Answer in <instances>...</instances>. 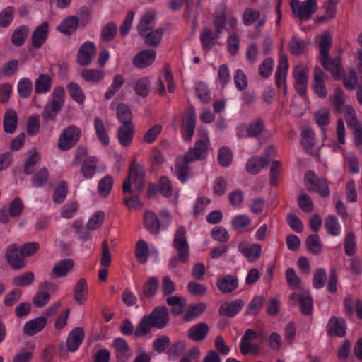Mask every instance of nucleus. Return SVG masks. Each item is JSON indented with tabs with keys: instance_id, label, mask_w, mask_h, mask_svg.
Segmentation results:
<instances>
[{
	"instance_id": "f257e3e1",
	"label": "nucleus",
	"mask_w": 362,
	"mask_h": 362,
	"mask_svg": "<svg viewBox=\"0 0 362 362\" xmlns=\"http://www.w3.org/2000/svg\"><path fill=\"white\" fill-rule=\"evenodd\" d=\"M208 137L198 140L194 147L191 148L182 159H178L175 166V175L182 183L186 182L192 175V170L188 167V162L202 159L206 156L209 150Z\"/></svg>"
},
{
	"instance_id": "f03ea898",
	"label": "nucleus",
	"mask_w": 362,
	"mask_h": 362,
	"mask_svg": "<svg viewBox=\"0 0 362 362\" xmlns=\"http://www.w3.org/2000/svg\"><path fill=\"white\" fill-rule=\"evenodd\" d=\"M345 137H302L300 141L302 146L309 153L317 155L322 146H329L332 151H336L341 148L345 143Z\"/></svg>"
},
{
	"instance_id": "7ed1b4c3",
	"label": "nucleus",
	"mask_w": 362,
	"mask_h": 362,
	"mask_svg": "<svg viewBox=\"0 0 362 362\" xmlns=\"http://www.w3.org/2000/svg\"><path fill=\"white\" fill-rule=\"evenodd\" d=\"M186 230L184 227H179L177 230L173 245L178 252L179 257H174L170 259L169 267L175 268L177 266L179 261L185 263L189 257V245L185 237Z\"/></svg>"
},
{
	"instance_id": "20e7f679",
	"label": "nucleus",
	"mask_w": 362,
	"mask_h": 362,
	"mask_svg": "<svg viewBox=\"0 0 362 362\" xmlns=\"http://www.w3.org/2000/svg\"><path fill=\"white\" fill-rule=\"evenodd\" d=\"M117 115L122 123L118 129L117 136H132L135 127L132 122L133 116L130 108L126 104H119L117 107Z\"/></svg>"
},
{
	"instance_id": "39448f33",
	"label": "nucleus",
	"mask_w": 362,
	"mask_h": 362,
	"mask_svg": "<svg viewBox=\"0 0 362 362\" xmlns=\"http://www.w3.org/2000/svg\"><path fill=\"white\" fill-rule=\"evenodd\" d=\"M144 173L143 167L135 162H132L129 170V176L124 181V192H130L131 185L133 183L136 189L139 192L144 187Z\"/></svg>"
},
{
	"instance_id": "423d86ee",
	"label": "nucleus",
	"mask_w": 362,
	"mask_h": 362,
	"mask_svg": "<svg viewBox=\"0 0 362 362\" xmlns=\"http://www.w3.org/2000/svg\"><path fill=\"white\" fill-rule=\"evenodd\" d=\"M65 91L63 87L58 86L54 89L50 107H46L42 115L45 120L53 119L61 110L64 103Z\"/></svg>"
},
{
	"instance_id": "0eeeda50",
	"label": "nucleus",
	"mask_w": 362,
	"mask_h": 362,
	"mask_svg": "<svg viewBox=\"0 0 362 362\" xmlns=\"http://www.w3.org/2000/svg\"><path fill=\"white\" fill-rule=\"evenodd\" d=\"M293 15L300 20H308L317 11V0H306L300 4L298 0H291L290 3Z\"/></svg>"
},
{
	"instance_id": "6e6552de",
	"label": "nucleus",
	"mask_w": 362,
	"mask_h": 362,
	"mask_svg": "<svg viewBox=\"0 0 362 362\" xmlns=\"http://www.w3.org/2000/svg\"><path fill=\"white\" fill-rule=\"evenodd\" d=\"M305 184L310 192H317L322 197L329 195V189L327 182L324 178H318L312 172L308 171L305 175Z\"/></svg>"
},
{
	"instance_id": "1a4fd4ad",
	"label": "nucleus",
	"mask_w": 362,
	"mask_h": 362,
	"mask_svg": "<svg viewBox=\"0 0 362 362\" xmlns=\"http://www.w3.org/2000/svg\"><path fill=\"white\" fill-rule=\"evenodd\" d=\"M290 300L293 305L299 304L303 314L308 315L312 313L313 303L311 296L308 293H292Z\"/></svg>"
},
{
	"instance_id": "9d476101",
	"label": "nucleus",
	"mask_w": 362,
	"mask_h": 362,
	"mask_svg": "<svg viewBox=\"0 0 362 362\" xmlns=\"http://www.w3.org/2000/svg\"><path fill=\"white\" fill-rule=\"evenodd\" d=\"M95 54V46L94 43L86 42L79 48L77 54V62L82 66H86L91 63Z\"/></svg>"
},
{
	"instance_id": "9b49d317",
	"label": "nucleus",
	"mask_w": 362,
	"mask_h": 362,
	"mask_svg": "<svg viewBox=\"0 0 362 362\" xmlns=\"http://www.w3.org/2000/svg\"><path fill=\"white\" fill-rule=\"evenodd\" d=\"M323 68L330 71L334 79L340 78V73L343 69L339 57L330 58L327 57H320Z\"/></svg>"
},
{
	"instance_id": "f8f14e48",
	"label": "nucleus",
	"mask_w": 362,
	"mask_h": 362,
	"mask_svg": "<svg viewBox=\"0 0 362 362\" xmlns=\"http://www.w3.org/2000/svg\"><path fill=\"white\" fill-rule=\"evenodd\" d=\"M238 250L250 262H255L259 259L262 253V247L257 243L248 245L242 243L238 245Z\"/></svg>"
},
{
	"instance_id": "ddd939ff",
	"label": "nucleus",
	"mask_w": 362,
	"mask_h": 362,
	"mask_svg": "<svg viewBox=\"0 0 362 362\" xmlns=\"http://www.w3.org/2000/svg\"><path fill=\"white\" fill-rule=\"evenodd\" d=\"M156 55V52L154 49L142 50L134 56L133 64L139 69L146 68L154 62Z\"/></svg>"
},
{
	"instance_id": "4468645a",
	"label": "nucleus",
	"mask_w": 362,
	"mask_h": 362,
	"mask_svg": "<svg viewBox=\"0 0 362 362\" xmlns=\"http://www.w3.org/2000/svg\"><path fill=\"white\" fill-rule=\"evenodd\" d=\"M6 257L8 263L14 269H21L26 265V261L24 259L26 257L21 255V250H18L15 244L8 247Z\"/></svg>"
},
{
	"instance_id": "2eb2a0df",
	"label": "nucleus",
	"mask_w": 362,
	"mask_h": 362,
	"mask_svg": "<svg viewBox=\"0 0 362 362\" xmlns=\"http://www.w3.org/2000/svg\"><path fill=\"white\" fill-rule=\"evenodd\" d=\"M47 319L45 316H40L30 320L23 326V332L28 336H33L42 331L46 326Z\"/></svg>"
},
{
	"instance_id": "dca6fc26",
	"label": "nucleus",
	"mask_w": 362,
	"mask_h": 362,
	"mask_svg": "<svg viewBox=\"0 0 362 362\" xmlns=\"http://www.w3.org/2000/svg\"><path fill=\"white\" fill-rule=\"evenodd\" d=\"M149 317L153 325L158 329H162L167 325L168 321L167 309L164 307L156 308Z\"/></svg>"
},
{
	"instance_id": "f3484780",
	"label": "nucleus",
	"mask_w": 362,
	"mask_h": 362,
	"mask_svg": "<svg viewBox=\"0 0 362 362\" xmlns=\"http://www.w3.org/2000/svg\"><path fill=\"white\" fill-rule=\"evenodd\" d=\"M84 338V332L81 327H76L72 329L67 337L66 346L71 352L76 351Z\"/></svg>"
},
{
	"instance_id": "a211bd4d",
	"label": "nucleus",
	"mask_w": 362,
	"mask_h": 362,
	"mask_svg": "<svg viewBox=\"0 0 362 362\" xmlns=\"http://www.w3.org/2000/svg\"><path fill=\"white\" fill-rule=\"evenodd\" d=\"M49 24L44 22L42 25L37 27L32 34V46L34 48H40L46 41L48 35Z\"/></svg>"
},
{
	"instance_id": "6ab92c4d",
	"label": "nucleus",
	"mask_w": 362,
	"mask_h": 362,
	"mask_svg": "<svg viewBox=\"0 0 362 362\" xmlns=\"http://www.w3.org/2000/svg\"><path fill=\"white\" fill-rule=\"evenodd\" d=\"M269 163V159L267 158L253 156L247 160L246 169L250 174L256 175L262 169L267 168Z\"/></svg>"
},
{
	"instance_id": "aec40b11",
	"label": "nucleus",
	"mask_w": 362,
	"mask_h": 362,
	"mask_svg": "<svg viewBox=\"0 0 362 362\" xmlns=\"http://www.w3.org/2000/svg\"><path fill=\"white\" fill-rule=\"evenodd\" d=\"M243 305L244 302L241 299H236L230 303H223L220 307L219 313L222 315L233 317L241 310Z\"/></svg>"
},
{
	"instance_id": "412c9836",
	"label": "nucleus",
	"mask_w": 362,
	"mask_h": 362,
	"mask_svg": "<svg viewBox=\"0 0 362 362\" xmlns=\"http://www.w3.org/2000/svg\"><path fill=\"white\" fill-rule=\"evenodd\" d=\"M327 332L331 335L344 337L346 334V323L342 318L332 317L327 325Z\"/></svg>"
},
{
	"instance_id": "4be33fe9",
	"label": "nucleus",
	"mask_w": 362,
	"mask_h": 362,
	"mask_svg": "<svg viewBox=\"0 0 362 362\" xmlns=\"http://www.w3.org/2000/svg\"><path fill=\"white\" fill-rule=\"evenodd\" d=\"M288 70V61L287 56L286 54H282L275 74L276 83L278 87H280L281 85H286V80Z\"/></svg>"
},
{
	"instance_id": "5701e85b",
	"label": "nucleus",
	"mask_w": 362,
	"mask_h": 362,
	"mask_svg": "<svg viewBox=\"0 0 362 362\" xmlns=\"http://www.w3.org/2000/svg\"><path fill=\"white\" fill-rule=\"evenodd\" d=\"M322 70L319 67H315L314 70L313 90L320 98H325L327 95L325 83L322 78Z\"/></svg>"
},
{
	"instance_id": "b1692460",
	"label": "nucleus",
	"mask_w": 362,
	"mask_h": 362,
	"mask_svg": "<svg viewBox=\"0 0 362 362\" xmlns=\"http://www.w3.org/2000/svg\"><path fill=\"white\" fill-rule=\"evenodd\" d=\"M18 124V115L13 109L8 110L4 116L3 126L4 132L7 134H13Z\"/></svg>"
},
{
	"instance_id": "393cba45",
	"label": "nucleus",
	"mask_w": 362,
	"mask_h": 362,
	"mask_svg": "<svg viewBox=\"0 0 362 362\" xmlns=\"http://www.w3.org/2000/svg\"><path fill=\"white\" fill-rule=\"evenodd\" d=\"M196 115L194 108L190 106L187 109V115L182 117V128L187 136H192L195 127Z\"/></svg>"
},
{
	"instance_id": "a878e982",
	"label": "nucleus",
	"mask_w": 362,
	"mask_h": 362,
	"mask_svg": "<svg viewBox=\"0 0 362 362\" xmlns=\"http://www.w3.org/2000/svg\"><path fill=\"white\" fill-rule=\"evenodd\" d=\"M78 27V19L76 16L66 17L57 26V30L64 34L71 35L75 32Z\"/></svg>"
},
{
	"instance_id": "bb28decb",
	"label": "nucleus",
	"mask_w": 362,
	"mask_h": 362,
	"mask_svg": "<svg viewBox=\"0 0 362 362\" xmlns=\"http://www.w3.org/2000/svg\"><path fill=\"white\" fill-rule=\"evenodd\" d=\"M218 37L219 34L217 33H214L210 28H204L200 35V40L204 49H210L216 44V40Z\"/></svg>"
},
{
	"instance_id": "cd10ccee",
	"label": "nucleus",
	"mask_w": 362,
	"mask_h": 362,
	"mask_svg": "<svg viewBox=\"0 0 362 362\" xmlns=\"http://www.w3.org/2000/svg\"><path fill=\"white\" fill-rule=\"evenodd\" d=\"M74 261L71 259H65L57 262L53 269L52 273L57 277L65 276L73 268Z\"/></svg>"
},
{
	"instance_id": "c85d7f7f",
	"label": "nucleus",
	"mask_w": 362,
	"mask_h": 362,
	"mask_svg": "<svg viewBox=\"0 0 362 362\" xmlns=\"http://www.w3.org/2000/svg\"><path fill=\"white\" fill-rule=\"evenodd\" d=\"M144 224L146 228L152 233H157L160 228L159 220L153 211H146L144 215Z\"/></svg>"
},
{
	"instance_id": "c756f323",
	"label": "nucleus",
	"mask_w": 362,
	"mask_h": 362,
	"mask_svg": "<svg viewBox=\"0 0 362 362\" xmlns=\"http://www.w3.org/2000/svg\"><path fill=\"white\" fill-rule=\"evenodd\" d=\"M113 346L116 351L117 358L119 361H125L129 358V346L124 339L120 337L115 339L113 341Z\"/></svg>"
},
{
	"instance_id": "7c9ffc66",
	"label": "nucleus",
	"mask_w": 362,
	"mask_h": 362,
	"mask_svg": "<svg viewBox=\"0 0 362 362\" xmlns=\"http://www.w3.org/2000/svg\"><path fill=\"white\" fill-rule=\"evenodd\" d=\"M98 161L95 156L88 157L83 161L81 172L85 178L91 179L94 176Z\"/></svg>"
},
{
	"instance_id": "2f4dec72",
	"label": "nucleus",
	"mask_w": 362,
	"mask_h": 362,
	"mask_svg": "<svg viewBox=\"0 0 362 362\" xmlns=\"http://www.w3.org/2000/svg\"><path fill=\"white\" fill-rule=\"evenodd\" d=\"M238 281L237 278L233 276H226L217 282V286L222 293H230L237 288Z\"/></svg>"
},
{
	"instance_id": "473e14b6",
	"label": "nucleus",
	"mask_w": 362,
	"mask_h": 362,
	"mask_svg": "<svg viewBox=\"0 0 362 362\" xmlns=\"http://www.w3.org/2000/svg\"><path fill=\"white\" fill-rule=\"evenodd\" d=\"M209 332V327L205 323H199L190 328L189 337L196 341L203 340Z\"/></svg>"
},
{
	"instance_id": "72a5a7b5",
	"label": "nucleus",
	"mask_w": 362,
	"mask_h": 362,
	"mask_svg": "<svg viewBox=\"0 0 362 362\" xmlns=\"http://www.w3.org/2000/svg\"><path fill=\"white\" fill-rule=\"evenodd\" d=\"M325 228L327 233L332 236H339L341 233V224L337 217L333 215H329L326 218Z\"/></svg>"
},
{
	"instance_id": "f704fd0d",
	"label": "nucleus",
	"mask_w": 362,
	"mask_h": 362,
	"mask_svg": "<svg viewBox=\"0 0 362 362\" xmlns=\"http://www.w3.org/2000/svg\"><path fill=\"white\" fill-rule=\"evenodd\" d=\"M88 294V286L85 279H80L76 284L74 292V297L79 304H83Z\"/></svg>"
},
{
	"instance_id": "c9c22d12",
	"label": "nucleus",
	"mask_w": 362,
	"mask_h": 362,
	"mask_svg": "<svg viewBox=\"0 0 362 362\" xmlns=\"http://www.w3.org/2000/svg\"><path fill=\"white\" fill-rule=\"evenodd\" d=\"M344 250L348 256L354 255L357 250L356 236L352 231H346L345 233Z\"/></svg>"
},
{
	"instance_id": "e433bc0d",
	"label": "nucleus",
	"mask_w": 362,
	"mask_h": 362,
	"mask_svg": "<svg viewBox=\"0 0 362 362\" xmlns=\"http://www.w3.org/2000/svg\"><path fill=\"white\" fill-rule=\"evenodd\" d=\"M29 33V28L25 25L18 27L11 35V42L13 45L17 47L22 46L27 38Z\"/></svg>"
},
{
	"instance_id": "4c0bfd02",
	"label": "nucleus",
	"mask_w": 362,
	"mask_h": 362,
	"mask_svg": "<svg viewBox=\"0 0 362 362\" xmlns=\"http://www.w3.org/2000/svg\"><path fill=\"white\" fill-rule=\"evenodd\" d=\"M163 35V29L162 28L147 33L144 37V42L148 47H156L160 45Z\"/></svg>"
},
{
	"instance_id": "58836bf2",
	"label": "nucleus",
	"mask_w": 362,
	"mask_h": 362,
	"mask_svg": "<svg viewBox=\"0 0 362 362\" xmlns=\"http://www.w3.org/2000/svg\"><path fill=\"white\" fill-rule=\"evenodd\" d=\"M52 79L47 74H40L35 81V90L37 93L48 92L51 88Z\"/></svg>"
},
{
	"instance_id": "ea45409f",
	"label": "nucleus",
	"mask_w": 362,
	"mask_h": 362,
	"mask_svg": "<svg viewBox=\"0 0 362 362\" xmlns=\"http://www.w3.org/2000/svg\"><path fill=\"white\" fill-rule=\"evenodd\" d=\"M148 252L147 243L143 240H139L135 247V255L137 260L141 264L146 263L148 260Z\"/></svg>"
},
{
	"instance_id": "a19ab883",
	"label": "nucleus",
	"mask_w": 362,
	"mask_h": 362,
	"mask_svg": "<svg viewBox=\"0 0 362 362\" xmlns=\"http://www.w3.org/2000/svg\"><path fill=\"white\" fill-rule=\"evenodd\" d=\"M289 51L292 55L302 54L307 47L305 41L296 37H293L288 43Z\"/></svg>"
},
{
	"instance_id": "79ce46f5",
	"label": "nucleus",
	"mask_w": 362,
	"mask_h": 362,
	"mask_svg": "<svg viewBox=\"0 0 362 362\" xmlns=\"http://www.w3.org/2000/svg\"><path fill=\"white\" fill-rule=\"evenodd\" d=\"M306 247L310 252L314 255L320 254L322 251V245L319 235L317 234L309 235L306 240Z\"/></svg>"
},
{
	"instance_id": "37998d69",
	"label": "nucleus",
	"mask_w": 362,
	"mask_h": 362,
	"mask_svg": "<svg viewBox=\"0 0 362 362\" xmlns=\"http://www.w3.org/2000/svg\"><path fill=\"white\" fill-rule=\"evenodd\" d=\"M308 68L304 64H301L296 66L293 71V78L295 83L302 84L308 83Z\"/></svg>"
},
{
	"instance_id": "c03bdc74",
	"label": "nucleus",
	"mask_w": 362,
	"mask_h": 362,
	"mask_svg": "<svg viewBox=\"0 0 362 362\" xmlns=\"http://www.w3.org/2000/svg\"><path fill=\"white\" fill-rule=\"evenodd\" d=\"M105 214L103 211L95 212L88 219L86 223V228L88 230H95L100 228L105 220Z\"/></svg>"
},
{
	"instance_id": "a18cd8bd",
	"label": "nucleus",
	"mask_w": 362,
	"mask_h": 362,
	"mask_svg": "<svg viewBox=\"0 0 362 362\" xmlns=\"http://www.w3.org/2000/svg\"><path fill=\"white\" fill-rule=\"evenodd\" d=\"M153 327L154 326L149 319V317L145 315L142 317L136 326L134 331V334L137 337H143L147 334Z\"/></svg>"
},
{
	"instance_id": "49530a36",
	"label": "nucleus",
	"mask_w": 362,
	"mask_h": 362,
	"mask_svg": "<svg viewBox=\"0 0 362 362\" xmlns=\"http://www.w3.org/2000/svg\"><path fill=\"white\" fill-rule=\"evenodd\" d=\"M104 72L99 69H86L82 71V78L88 82L98 83L103 79Z\"/></svg>"
},
{
	"instance_id": "de8ad7c7",
	"label": "nucleus",
	"mask_w": 362,
	"mask_h": 362,
	"mask_svg": "<svg viewBox=\"0 0 362 362\" xmlns=\"http://www.w3.org/2000/svg\"><path fill=\"white\" fill-rule=\"evenodd\" d=\"M185 299L178 296H172L167 298V303L172 307L174 315H180L185 305Z\"/></svg>"
},
{
	"instance_id": "09e8293b",
	"label": "nucleus",
	"mask_w": 362,
	"mask_h": 362,
	"mask_svg": "<svg viewBox=\"0 0 362 362\" xmlns=\"http://www.w3.org/2000/svg\"><path fill=\"white\" fill-rule=\"evenodd\" d=\"M69 93L74 100L79 104H83L85 100V95L79 86L74 82L67 86Z\"/></svg>"
},
{
	"instance_id": "8fccbe9b",
	"label": "nucleus",
	"mask_w": 362,
	"mask_h": 362,
	"mask_svg": "<svg viewBox=\"0 0 362 362\" xmlns=\"http://www.w3.org/2000/svg\"><path fill=\"white\" fill-rule=\"evenodd\" d=\"M332 38L329 33H324L321 36V40L319 43L320 57H327L332 45Z\"/></svg>"
},
{
	"instance_id": "3c124183",
	"label": "nucleus",
	"mask_w": 362,
	"mask_h": 362,
	"mask_svg": "<svg viewBox=\"0 0 362 362\" xmlns=\"http://www.w3.org/2000/svg\"><path fill=\"white\" fill-rule=\"evenodd\" d=\"M49 172L47 168H43L35 173L32 178L33 184L37 187L44 186L48 180Z\"/></svg>"
},
{
	"instance_id": "603ef678",
	"label": "nucleus",
	"mask_w": 362,
	"mask_h": 362,
	"mask_svg": "<svg viewBox=\"0 0 362 362\" xmlns=\"http://www.w3.org/2000/svg\"><path fill=\"white\" fill-rule=\"evenodd\" d=\"M68 185L64 181L61 182L56 187L54 194L53 200L55 203L59 204L63 202L67 195Z\"/></svg>"
},
{
	"instance_id": "864d4df0",
	"label": "nucleus",
	"mask_w": 362,
	"mask_h": 362,
	"mask_svg": "<svg viewBox=\"0 0 362 362\" xmlns=\"http://www.w3.org/2000/svg\"><path fill=\"white\" fill-rule=\"evenodd\" d=\"M264 300L262 296H255L248 304L246 314L255 315L260 310Z\"/></svg>"
},
{
	"instance_id": "5fc2aeb1",
	"label": "nucleus",
	"mask_w": 362,
	"mask_h": 362,
	"mask_svg": "<svg viewBox=\"0 0 362 362\" xmlns=\"http://www.w3.org/2000/svg\"><path fill=\"white\" fill-rule=\"evenodd\" d=\"M33 90V83L27 78L21 79L18 83V92L21 98L30 96Z\"/></svg>"
},
{
	"instance_id": "6e6d98bb",
	"label": "nucleus",
	"mask_w": 362,
	"mask_h": 362,
	"mask_svg": "<svg viewBox=\"0 0 362 362\" xmlns=\"http://www.w3.org/2000/svg\"><path fill=\"white\" fill-rule=\"evenodd\" d=\"M159 286V281L155 277L149 278L144 286V295L146 298H150L153 296L156 291L158 290Z\"/></svg>"
},
{
	"instance_id": "4d7b16f0",
	"label": "nucleus",
	"mask_w": 362,
	"mask_h": 362,
	"mask_svg": "<svg viewBox=\"0 0 362 362\" xmlns=\"http://www.w3.org/2000/svg\"><path fill=\"white\" fill-rule=\"evenodd\" d=\"M186 348V344L184 341H178L173 344L168 351V356L170 359L175 360L180 356Z\"/></svg>"
},
{
	"instance_id": "13d9d810",
	"label": "nucleus",
	"mask_w": 362,
	"mask_h": 362,
	"mask_svg": "<svg viewBox=\"0 0 362 362\" xmlns=\"http://www.w3.org/2000/svg\"><path fill=\"white\" fill-rule=\"evenodd\" d=\"M117 33V26L114 22H109L102 30L101 38L105 42L113 40Z\"/></svg>"
},
{
	"instance_id": "bf43d9fd",
	"label": "nucleus",
	"mask_w": 362,
	"mask_h": 362,
	"mask_svg": "<svg viewBox=\"0 0 362 362\" xmlns=\"http://www.w3.org/2000/svg\"><path fill=\"white\" fill-rule=\"evenodd\" d=\"M112 187V178L105 176L101 179L98 185V191L100 196L106 197L109 194Z\"/></svg>"
},
{
	"instance_id": "052dcab7",
	"label": "nucleus",
	"mask_w": 362,
	"mask_h": 362,
	"mask_svg": "<svg viewBox=\"0 0 362 362\" xmlns=\"http://www.w3.org/2000/svg\"><path fill=\"white\" fill-rule=\"evenodd\" d=\"M327 279V274L324 269L318 268L315 271L313 285L315 288L320 289L325 286V282Z\"/></svg>"
},
{
	"instance_id": "680f3d73",
	"label": "nucleus",
	"mask_w": 362,
	"mask_h": 362,
	"mask_svg": "<svg viewBox=\"0 0 362 362\" xmlns=\"http://www.w3.org/2000/svg\"><path fill=\"white\" fill-rule=\"evenodd\" d=\"M35 276L33 272H27L16 276L13 280V283L17 286H28L33 282Z\"/></svg>"
},
{
	"instance_id": "e2e57ef3",
	"label": "nucleus",
	"mask_w": 362,
	"mask_h": 362,
	"mask_svg": "<svg viewBox=\"0 0 362 362\" xmlns=\"http://www.w3.org/2000/svg\"><path fill=\"white\" fill-rule=\"evenodd\" d=\"M40 156L36 149L32 148L29 151V157L25 164V172L26 174H30L33 171V167L38 162Z\"/></svg>"
},
{
	"instance_id": "0e129e2a",
	"label": "nucleus",
	"mask_w": 362,
	"mask_h": 362,
	"mask_svg": "<svg viewBox=\"0 0 362 362\" xmlns=\"http://www.w3.org/2000/svg\"><path fill=\"white\" fill-rule=\"evenodd\" d=\"M148 86V78L146 77L142 78L137 81L134 86V90L138 95L145 98L149 93Z\"/></svg>"
},
{
	"instance_id": "69168bd1",
	"label": "nucleus",
	"mask_w": 362,
	"mask_h": 362,
	"mask_svg": "<svg viewBox=\"0 0 362 362\" xmlns=\"http://www.w3.org/2000/svg\"><path fill=\"white\" fill-rule=\"evenodd\" d=\"M247 132L248 136H258L262 134L264 132L263 120L260 118L256 119L249 124Z\"/></svg>"
},
{
	"instance_id": "338daca9",
	"label": "nucleus",
	"mask_w": 362,
	"mask_h": 362,
	"mask_svg": "<svg viewBox=\"0 0 362 362\" xmlns=\"http://www.w3.org/2000/svg\"><path fill=\"white\" fill-rule=\"evenodd\" d=\"M273 69V60L271 57L266 58L259 66V75L264 78H268Z\"/></svg>"
},
{
	"instance_id": "774afa93",
	"label": "nucleus",
	"mask_w": 362,
	"mask_h": 362,
	"mask_svg": "<svg viewBox=\"0 0 362 362\" xmlns=\"http://www.w3.org/2000/svg\"><path fill=\"white\" fill-rule=\"evenodd\" d=\"M231 223L235 230H239L248 226L251 223V219L247 215L240 214L232 219Z\"/></svg>"
}]
</instances>
